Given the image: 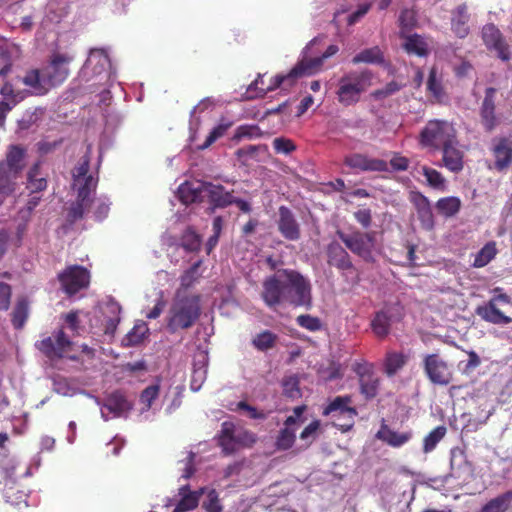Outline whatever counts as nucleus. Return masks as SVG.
Segmentation results:
<instances>
[{
	"instance_id": "nucleus-61",
	"label": "nucleus",
	"mask_w": 512,
	"mask_h": 512,
	"mask_svg": "<svg viewBox=\"0 0 512 512\" xmlns=\"http://www.w3.org/2000/svg\"><path fill=\"white\" fill-rule=\"evenodd\" d=\"M11 296V286L7 283L0 282V311H6L9 309Z\"/></svg>"
},
{
	"instance_id": "nucleus-50",
	"label": "nucleus",
	"mask_w": 512,
	"mask_h": 512,
	"mask_svg": "<svg viewBox=\"0 0 512 512\" xmlns=\"http://www.w3.org/2000/svg\"><path fill=\"white\" fill-rule=\"evenodd\" d=\"M422 174L425 176L427 183L429 186L440 189L444 188L445 186V179L442 176V174L437 171L436 169L423 166L422 167Z\"/></svg>"
},
{
	"instance_id": "nucleus-23",
	"label": "nucleus",
	"mask_w": 512,
	"mask_h": 512,
	"mask_svg": "<svg viewBox=\"0 0 512 512\" xmlns=\"http://www.w3.org/2000/svg\"><path fill=\"white\" fill-rule=\"evenodd\" d=\"M202 188L211 205L210 209L212 212L217 208H226L232 204L233 195L231 192L226 191L224 186L202 182Z\"/></svg>"
},
{
	"instance_id": "nucleus-42",
	"label": "nucleus",
	"mask_w": 512,
	"mask_h": 512,
	"mask_svg": "<svg viewBox=\"0 0 512 512\" xmlns=\"http://www.w3.org/2000/svg\"><path fill=\"white\" fill-rule=\"evenodd\" d=\"M28 189L32 193L40 192L46 189L47 180L40 176V163H35L29 170L28 175Z\"/></svg>"
},
{
	"instance_id": "nucleus-5",
	"label": "nucleus",
	"mask_w": 512,
	"mask_h": 512,
	"mask_svg": "<svg viewBox=\"0 0 512 512\" xmlns=\"http://www.w3.org/2000/svg\"><path fill=\"white\" fill-rule=\"evenodd\" d=\"M351 404L352 396H336L324 407L322 414L323 416H330L333 425L342 432H348L353 428L355 418L358 415L356 408L352 407Z\"/></svg>"
},
{
	"instance_id": "nucleus-53",
	"label": "nucleus",
	"mask_w": 512,
	"mask_h": 512,
	"mask_svg": "<svg viewBox=\"0 0 512 512\" xmlns=\"http://www.w3.org/2000/svg\"><path fill=\"white\" fill-rule=\"evenodd\" d=\"M297 324L311 332L319 331L322 328V322L318 317L302 314L296 318Z\"/></svg>"
},
{
	"instance_id": "nucleus-40",
	"label": "nucleus",
	"mask_w": 512,
	"mask_h": 512,
	"mask_svg": "<svg viewBox=\"0 0 512 512\" xmlns=\"http://www.w3.org/2000/svg\"><path fill=\"white\" fill-rule=\"evenodd\" d=\"M496 254V243L494 241L486 243L475 255L473 266L476 268L486 266L495 258Z\"/></svg>"
},
{
	"instance_id": "nucleus-43",
	"label": "nucleus",
	"mask_w": 512,
	"mask_h": 512,
	"mask_svg": "<svg viewBox=\"0 0 512 512\" xmlns=\"http://www.w3.org/2000/svg\"><path fill=\"white\" fill-rule=\"evenodd\" d=\"M296 440V428L283 427L278 432L275 440V447L277 450L286 451L290 449Z\"/></svg>"
},
{
	"instance_id": "nucleus-47",
	"label": "nucleus",
	"mask_w": 512,
	"mask_h": 512,
	"mask_svg": "<svg viewBox=\"0 0 512 512\" xmlns=\"http://www.w3.org/2000/svg\"><path fill=\"white\" fill-rule=\"evenodd\" d=\"M107 309L112 314V316L106 320L104 332L107 335H113L117 329L119 322H120L119 315H120L121 307L119 304L111 302V303L107 304Z\"/></svg>"
},
{
	"instance_id": "nucleus-60",
	"label": "nucleus",
	"mask_w": 512,
	"mask_h": 512,
	"mask_svg": "<svg viewBox=\"0 0 512 512\" xmlns=\"http://www.w3.org/2000/svg\"><path fill=\"white\" fill-rule=\"evenodd\" d=\"M202 507L207 512H222V506L219 501L218 493L215 490H211L208 493L207 501H204Z\"/></svg>"
},
{
	"instance_id": "nucleus-57",
	"label": "nucleus",
	"mask_w": 512,
	"mask_h": 512,
	"mask_svg": "<svg viewBox=\"0 0 512 512\" xmlns=\"http://www.w3.org/2000/svg\"><path fill=\"white\" fill-rule=\"evenodd\" d=\"M147 331L145 325L135 326L124 338L127 346H136L140 344Z\"/></svg>"
},
{
	"instance_id": "nucleus-48",
	"label": "nucleus",
	"mask_w": 512,
	"mask_h": 512,
	"mask_svg": "<svg viewBox=\"0 0 512 512\" xmlns=\"http://www.w3.org/2000/svg\"><path fill=\"white\" fill-rule=\"evenodd\" d=\"M446 434V428L444 426H437L434 428L423 441V451L425 453L431 452L436 445L442 440Z\"/></svg>"
},
{
	"instance_id": "nucleus-22",
	"label": "nucleus",
	"mask_w": 512,
	"mask_h": 512,
	"mask_svg": "<svg viewBox=\"0 0 512 512\" xmlns=\"http://www.w3.org/2000/svg\"><path fill=\"white\" fill-rule=\"evenodd\" d=\"M110 67V59L103 49H91L87 60L85 61L81 73L88 79L94 76H100Z\"/></svg>"
},
{
	"instance_id": "nucleus-26",
	"label": "nucleus",
	"mask_w": 512,
	"mask_h": 512,
	"mask_svg": "<svg viewBox=\"0 0 512 512\" xmlns=\"http://www.w3.org/2000/svg\"><path fill=\"white\" fill-rule=\"evenodd\" d=\"M327 263L341 271L353 270L354 265L348 252L336 241L327 246Z\"/></svg>"
},
{
	"instance_id": "nucleus-62",
	"label": "nucleus",
	"mask_w": 512,
	"mask_h": 512,
	"mask_svg": "<svg viewBox=\"0 0 512 512\" xmlns=\"http://www.w3.org/2000/svg\"><path fill=\"white\" fill-rule=\"evenodd\" d=\"M370 7L371 4L369 3H362L358 5L357 9L348 16L347 24L352 26L359 22L360 19L368 13Z\"/></svg>"
},
{
	"instance_id": "nucleus-24",
	"label": "nucleus",
	"mask_w": 512,
	"mask_h": 512,
	"mask_svg": "<svg viewBox=\"0 0 512 512\" xmlns=\"http://www.w3.org/2000/svg\"><path fill=\"white\" fill-rule=\"evenodd\" d=\"M21 82L28 88L29 92L35 96H44L51 90L43 69H28L22 77Z\"/></svg>"
},
{
	"instance_id": "nucleus-8",
	"label": "nucleus",
	"mask_w": 512,
	"mask_h": 512,
	"mask_svg": "<svg viewBox=\"0 0 512 512\" xmlns=\"http://www.w3.org/2000/svg\"><path fill=\"white\" fill-rule=\"evenodd\" d=\"M36 347L51 360L64 357L77 360L75 356L68 354L72 350L73 342L65 334L63 327L37 342Z\"/></svg>"
},
{
	"instance_id": "nucleus-4",
	"label": "nucleus",
	"mask_w": 512,
	"mask_h": 512,
	"mask_svg": "<svg viewBox=\"0 0 512 512\" xmlns=\"http://www.w3.org/2000/svg\"><path fill=\"white\" fill-rule=\"evenodd\" d=\"M456 138L457 131L453 123L442 119H432L427 121L420 131L418 142L423 148L438 151L451 141H455Z\"/></svg>"
},
{
	"instance_id": "nucleus-33",
	"label": "nucleus",
	"mask_w": 512,
	"mask_h": 512,
	"mask_svg": "<svg viewBox=\"0 0 512 512\" xmlns=\"http://www.w3.org/2000/svg\"><path fill=\"white\" fill-rule=\"evenodd\" d=\"M408 356L402 352L390 351L384 360V372L388 377L397 374L407 363Z\"/></svg>"
},
{
	"instance_id": "nucleus-54",
	"label": "nucleus",
	"mask_w": 512,
	"mask_h": 512,
	"mask_svg": "<svg viewBox=\"0 0 512 512\" xmlns=\"http://www.w3.org/2000/svg\"><path fill=\"white\" fill-rule=\"evenodd\" d=\"M400 37H404L406 32L410 31L416 24L415 14L412 10L404 9L399 17Z\"/></svg>"
},
{
	"instance_id": "nucleus-19",
	"label": "nucleus",
	"mask_w": 512,
	"mask_h": 512,
	"mask_svg": "<svg viewBox=\"0 0 512 512\" xmlns=\"http://www.w3.org/2000/svg\"><path fill=\"white\" fill-rule=\"evenodd\" d=\"M280 234L289 241H298L301 237L300 224L294 213L287 206L278 208V219L276 221Z\"/></svg>"
},
{
	"instance_id": "nucleus-38",
	"label": "nucleus",
	"mask_w": 512,
	"mask_h": 512,
	"mask_svg": "<svg viewBox=\"0 0 512 512\" xmlns=\"http://www.w3.org/2000/svg\"><path fill=\"white\" fill-rule=\"evenodd\" d=\"M352 63L382 64L384 63V55L378 46H374L356 54L352 59Z\"/></svg>"
},
{
	"instance_id": "nucleus-55",
	"label": "nucleus",
	"mask_w": 512,
	"mask_h": 512,
	"mask_svg": "<svg viewBox=\"0 0 512 512\" xmlns=\"http://www.w3.org/2000/svg\"><path fill=\"white\" fill-rule=\"evenodd\" d=\"M427 90L437 98L441 97L443 94V86L441 80L437 77L436 67H432L429 71Z\"/></svg>"
},
{
	"instance_id": "nucleus-51",
	"label": "nucleus",
	"mask_w": 512,
	"mask_h": 512,
	"mask_svg": "<svg viewBox=\"0 0 512 512\" xmlns=\"http://www.w3.org/2000/svg\"><path fill=\"white\" fill-rule=\"evenodd\" d=\"M160 392V384H154L146 387L140 394V402L144 404V410H149L152 403L158 398Z\"/></svg>"
},
{
	"instance_id": "nucleus-3",
	"label": "nucleus",
	"mask_w": 512,
	"mask_h": 512,
	"mask_svg": "<svg viewBox=\"0 0 512 512\" xmlns=\"http://www.w3.org/2000/svg\"><path fill=\"white\" fill-rule=\"evenodd\" d=\"M373 74L370 70L350 71L340 77L336 96L338 102L345 106L358 103L361 96L372 85Z\"/></svg>"
},
{
	"instance_id": "nucleus-28",
	"label": "nucleus",
	"mask_w": 512,
	"mask_h": 512,
	"mask_svg": "<svg viewBox=\"0 0 512 512\" xmlns=\"http://www.w3.org/2000/svg\"><path fill=\"white\" fill-rule=\"evenodd\" d=\"M376 437L389 446L398 448L406 444L412 438V433L410 431H394L388 425L383 423L377 432Z\"/></svg>"
},
{
	"instance_id": "nucleus-1",
	"label": "nucleus",
	"mask_w": 512,
	"mask_h": 512,
	"mask_svg": "<svg viewBox=\"0 0 512 512\" xmlns=\"http://www.w3.org/2000/svg\"><path fill=\"white\" fill-rule=\"evenodd\" d=\"M261 298L269 308L288 302L309 309L312 306L311 284L296 270L280 269L263 281Z\"/></svg>"
},
{
	"instance_id": "nucleus-30",
	"label": "nucleus",
	"mask_w": 512,
	"mask_h": 512,
	"mask_svg": "<svg viewBox=\"0 0 512 512\" xmlns=\"http://www.w3.org/2000/svg\"><path fill=\"white\" fill-rule=\"evenodd\" d=\"M103 407L114 416L119 417L132 409L131 402L128 401L123 392L117 390L108 395Z\"/></svg>"
},
{
	"instance_id": "nucleus-56",
	"label": "nucleus",
	"mask_w": 512,
	"mask_h": 512,
	"mask_svg": "<svg viewBox=\"0 0 512 512\" xmlns=\"http://www.w3.org/2000/svg\"><path fill=\"white\" fill-rule=\"evenodd\" d=\"M90 208L93 209L94 217L97 221H102L108 216L110 203L103 199H91Z\"/></svg>"
},
{
	"instance_id": "nucleus-39",
	"label": "nucleus",
	"mask_w": 512,
	"mask_h": 512,
	"mask_svg": "<svg viewBox=\"0 0 512 512\" xmlns=\"http://www.w3.org/2000/svg\"><path fill=\"white\" fill-rule=\"evenodd\" d=\"M28 318V301L19 298L11 313V322L15 329H22Z\"/></svg>"
},
{
	"instance_id": "nucleus-34",
	"label": "nucleus",
	"mask_w": 512,
	"mask_h": 512,
	"mask_svg": "<svg viewBox=\"0 0 512 512\" xmlns=\"http://www.w3.org/2000/svg\"><path fill=\"white\" fill-rule=\"evenodd\" d=\"M180 495L182 498L175 506L173 512H188L195 509L198 506L201 492H190L189 486H183L180 488Z\"/></svg>"
},
{
	"instance_id": "nucleus-52",
	"label": "nucleus",
	"mask_w": 512,
	"mask_h": 512,
	"mask_svg": "<svg viewBox=\"0 0 512 512\" xmlns=\"http://www.w3.org/2000/svg\"><path fill=\"white\" fill-rule=\"evenodd\" d=\"M202 264V261L199 260L195 262L189 269H187L180 277L181 287L189 288L194 282L199 278L198 270Z\"/></svg>"
},
{
	"instance_id": "nucleus-25",
	"label": "nucleus",
	"mask_w": 512,
	"mask_h": 512,
	"mask_svg": "<svg viewBox=\"0 0 512 512\" xmlns=\"http://www.w3.org/2000/svg\"><path fill=\"white\" fill-rule=\"evenodd\" d=\"M459 141H451L440 148L442 151V165L453 173H459L464 168V153L458 148Z\"/></svg>"
},
{
	"instance_id": "nucleus-45",
	"label": "nucleus",
	"mask_w": 512,
	"mask_h": 512,
	"mask_svg": "<svg viewBox=\"0 0 512 512\" xmlns=\"http://www.w3.org/2000/svg\"><path fill=\"white\" fill-rule=\"evenodd\" d=\"M277 336L269 330H265L255 336L252 343L259 351H267L274 347Z\"/></svg>"
},
{
	"instance_id": "nucleus-7",
	"label": "nucleus",
	"mask_w": 512,
	"mask_h": 512,
	"mask_svg": "<svg viewBox=\"0 0 512 512\" xmlns=\"http://www.w3.org/2000/svg\"><path fill=\"white\" fill-rule=\"evenodd\" d=\"M493 296L488 302L476 308V314L484 321L494 325H507L512 322V318L505 315L497 307L498 303L510 304L511 297L506 294L502 288L493 289Z\"/></svg>"
},
{
	"instance_id": "nucleus-11",
	"label": "nucleus",
	"mask_w": 512,
	"mask_h": 512,
	"mask_svg": "<svg viewBox=\"0 0 512 512\" xmlns=\"http://www.w3.org/2000/svg\"><path fill=\"white\" fill-rule=\"evenodd\" d=\"M97 180L93 176L85 178L84 184L77 189V198L71 203L67 212V221L70 224L83 219L84 215L90 209L91 194L95 191Z\"/></svg>"
},
{
	"instance_id": "nucleus-36",
	"label": "nucleus",
	"mask_w": 512,
	"mask_h": 512,
	"mask_svg": "<svg viewBox=\"0 0 512 512\" xmlns=\"http://www.w3.org/2000/svg\"><path fill=\"white\" fill-rule=\"evenodd\" d=\"M202 193V183L195 186L193 183L185 182L178 188L179 200L185 205L200 201Z\"/></svg>"
},
{
	"instance_id": "nucleus-49",
	"label": "nucleus",
	"mask_w": 512,
	"mask_h": 512,
	"mask_svg": "<svg viewBox=\"0 0 512 512\" xmlns=\"http://www.w3.org/2000/svg\"><path fill=\"white\" fill-rule=\"evenodd\" d=\"M283 394L286 397L295 399L301 397L299 378L296 375L287 376L282 381Z\"/></svg>"
},
{
	"instance_id": "nucleus-64",
	"label": "nucleus",
	"mask_w": 512,
	"mask_h": 512,
	"mask_svg": "<svg viewBox=\"0 0 512 512\" xmlns=\"http://www.w3.org/2000/svg\"><path fill=\"white\" fill-rule=\"evenodd\" d=\"M259 148L260 146L257 145L244 146L236 150L235 155L240 161L245 162L251 158H254Z\"/></svg>"
},
{
	"instance_id": "nucleus-32",
	"label": "nucleus",
	"mask_w": 512,
	"mask_h": 512,
	"mask_svg": "<svg viewBox=\"0 0 512 512\" xmlns=\"http://www.w3.org/2000/svg\"><path fill=\"white\" fill-rule=\"evenodd\" d=\"M462 206V202L459 197L447 196L438 199L435 204V208L441 216L445 218H452L456 216Z\"/></svg>"
},
{
	"instance_id": "nucleus-21",
	"label": "nucleus",
	"mask_w": 512,
	"mask_h": 512,
	"mask_svg": "<svg viewBox=\"0 0 512 512\" xmlns=\"http://www.w3.org/2000/svg\"><path fill=\"white\" fill-rule=\"evenodd\" d=\"M409 200L416 210L421 227L428 231L433 230L435 220L429 199L419 191H412L409 194Z\"/></svg>"
},
{
	"instance_id": "nucleus-41",
	"label": "nucleus",
	"mask_w": 512,
	"mask_h": 512,
	"mask_svg": "<svg viewBox=\"0 0 512 512\" xmlns=\"http://www.w3.org/2000/svg\"><path fill=\"white\" fill-rule=\"evenodd\" d=\"M233 121L228 120L226 118H221L218 125H216L209 135L206 137L205 142L199 146V149L204 150L207 149L209 146H211L215 141H217L219 138L223 137L227 130L232 127Z\"/></svg>"
},
{
	"instance_id": "nucleus-27",
	"label": "nucleus",
	"mask_w": 512,
	"mask_h": 512,
	"mask_svg": "<svg viewBox=\"0 0 512 512\" xmlns=\"http://www.w3.org/2000/svg\"><path fill=\"white\" fill-rule=\"evenodd\" d=\"M394 319L392 308H385L376 312L371 321L373 333L380 339L385 338L390 333L391 324Z\"/></svg>"
},
{
	"instance_id": "nucleus-35",
	"label": "nucleus",
	"mask_w": 512,
	"mask_h": 512,
	"mask_svg": "<svg viewBox=\"0 0 512 512\" xmlns=\"http://www.w3.org/2000/svg\"><path fill=\"white\" fill-rule=\"evenodd\" d=\"M339 51V48L337 45H329L325 52L320 56L312 59H303L299 61V64L304 65V74L306 75H312L316 73L321 66L323 65V62L325 59L335 55Z\"/></svg>"
},
{
	"instance_id": "nucleus-63",
	"label": "nucleus",
	"mask_w": 512,
	"mask_h": 512,
	"mask_svg": "<svg viewBox=\"0 0 512 512\" xmlns=\"http://www.w3.org/2000/svg\"><path fill=\"white\" fill-rule=\"evenodd\" d=\"M401 89V85L398 84L396 81H391L386 84V86L382 89H378L373 92V96L376 99H383L386 98L395 92L399 91Z\"/></svg>"
},
{
	"instance_id": "nucleus-16",
	"label": "nucleus",
	"mask_w": 512,
	"mask_h": 512,
	"mask_svg": "<svg viewBox=\"0 0 512 512\" xmlns=\"http://www.w3.org/2000/svg\"><path fill=\"white\" fill-rule=\"evenodd\" d=\"M482 39L489 50L497 53L502 61H509L511 58L510 47L505 41L503 34L494 24H486L482 28Z\"/></svg>"
},
{
	"instance_id": "nucleus-20",
	"label": "nucleus",
	"mask_w": 512,
	"mask_h": 512,
	"mask_svg": "<svg viewBox=\"0 0 512 512\" xmlns=\"http://www.w3.org/2000/svg\"><path fill=\"white\" fill-rule=\"evenodd\" d=\"M304 69V65L297 62L287 74H277L270 79L268 85L260 87L258 96L264 97L268 92L274 91L280 87L284 89L293 87L299 78L305 76Z\"/></svg>"
},
{
	"instance_id": "nucleus-46",
	"label": "nucleus",
	"mask_w": 512,
	"mask_h": 512,
	"mask_svg": "<svg viewBox=\"0 0 512 512\" xmlns=\"http://www.w3.org/2000/svg\"><path fill=\"white\" fill-rule=\"evenodd\" d=\"M182 247L189 252H196L200 249L201 238L192 228H187L181 238Z\"/></svg>"
},
{
	"instance_id": "nucleus-6",
	"label": "nucleus",
	"mask_w": 512,
	"mask_h": 512,
	"mask_svg": "<svg viewBox=\"0 0 512 512\" xmlns=\"http://www.w3.org/2000/svg\"><path fill=\"white\" fill-rule=\"evenodd\" d=\"M337 235L352 253L359 256L367 263L375 262L373 255L376 242L375 232H362L357 230L346 234L342 231H338Z\"/></svg>"
},
{
	"instance_id": "nucleus-29",
	"label": "nucleus",
	"mask_w": 512,
	"mask_h": 512,
	"mask_svg": "<svg viewBox=\"0 0 512 512\" xmlns=\"http://www.w3.org/2000/svg\"><path fill=\"white\" fill-rule=\"evenodd\" d=\"M469 14L466 4H461L452 12L451 29L458 38H465L469 34Z\"/></svg>"
},
{
	"instance_id": "nucleus-13",
	"label": "nucleus",
	"mask_w": 512,
	"mask_h": 512,
	"mask_svg": "<svg viewBox=\"0 0 512 512\" xmlns=\"http://www.w3.org/2000/svg\"><path fill=\"white\" fill-rule=\"evenodd\" d=\"M63 291L73 296L80 290L88 287L90 282L89 271L80 265H71L58 275Z\"/></svg>"
},
{
	"instance_id": "nucleus-59",
	"label": "nucleus",
	"mask_w": 512,
	"mask_h": 512,
	"mask_svg": "<svg viewBox=\"0 0 512 512\" xmlns=\"http://www.w3.org/2000/svg\"><path fill=\"white\" fill-rule=\"evenodd\" d=\"M262 132L260 128L256 125H241L237 128L234 139H242V138H253L260 137Z\"/></svg>"
},
{
	"instance_id": "nucleus-37",
	"label": "nucleus",
	"mask_w": 512,
	"mask_h": 512,
	"mask_svg": "<svg viewBox=\"0 0 512 512\" xmlns=\"http://www.w3.org/2000/svg\"><path fill=\"white\" fill-rule=\"evenodd\" d=\"M512 503V490L488 501L478 512H506Z\"/></svg>"
},
{
	"instance_id": "nucleus-10",
	"label": "nucleus",
	"mask_w": 512,
	"mask_h": 512,
	"mask_svg": "<svg viewBox=\"0 0 512 512\" xmlns=\"http://www.w3.org/2000/svg\"><path fill=\"white\" fill-rule=\"evenodd\" d=\"M255 442V436L248 431L236 433L234 423L225 421L221 424L218 444L227 455L234 453L241 445H250Z\"/></svg>"
},
{
	"instance_id": "nucleus-31",
	"label": "nucleus",
	"mask_w": 512,
	"mask_h": 512,
	"mask_svg": "<svg viewBox=\"0 0 512 512\" xmlns=\"http://www.w3.org/2000/svg\"><path fill=\"white\" fill-rule=\"evenodd\" d=\"M403 48L408 54L419 57H426L429 54L428 44L425 39L418 34L404 35Z\"/></svg>"
},
{
	"instance_id": "nucleus-58",
	"label": "nucleus",
	"mask_w": 512,
	"mask_h": 512,
	"mask_svg": "<svg viewBox=\"0 0 512 512\" xmlns=\"http://www.w3.org/2000/svg\"><path fill=\"white\" fill-rule=\"evenodd\" d=\"M273 148L278 154H290L296 150V146L291 139L277 137L273 140Z\"/></svg>"
},
{
	"instance_id": "nucleus-44",
	"label": "nucleus",
	"mask_w": 512,
	"mask_h": 512,
	"mask_svg": "<svg viewBox=\"0 0 512 512\" xmlns=\"http://www.w3.org/2000/svg\"><path fill=\"white\" fill-rule=\"evenodd\" d=\"M90 154L91 149L88 147L87 152L81 159V163L74 169L73 172V178L75 185H78V187L85 182V178L89 177L88 171L90 167Z\"/></svg>"
},
{
	"instance_id": "nucleus-2",
	"label": "nucleus",
	"mask_w": 512,
	"mask_h": 512,
	"mask_svg": "<svg viewBox=\"0 0 512 512\" xmlns=\"http://www.w3.org/2000/svg\"><path fill=\"white\" fill-rule=\"evenodd\" d=\"M201 315L200 296L182 295L179 289L169 308L167 329L171 333L191 328Z\"/></svg>"
},
{
	"instance_id": "nucleus-17",
	"label": "nucleus",
	"mask_w": 512,
	"mask_h": 512,
	"mask_svg": "<svg viewBox=\"0 0 512 512\" xmlns=\"http://www.w3.org/2000/svg\"><path fill=\"white\" fill-rule=\"evenodd\" d=\"M344 164L357 172H387L388 163L379 158H372L366 154L353 153L344 158Z\"/></svg>"
},
{
	"instance_id": "nucleus-18",
	"label": "nucleus",
	"mask_w": 512,
	"mask_h": 512,
	"mask_svg": "<svg viewBox=\"0 0 512 512\" xmlns=\"http://www.w3.org/2000/svg\"><path fill=\"white\" fill-rule=\"evenodd\" d=\"M491 153L494 157L493 168L498 172L506 171L512 165V139L496 137L492 140Z\"/></svg>"
},
{
	"instance_id": "nucleus-14",
	"label": "nucleus",
	"mask_w": 512,
	"mask_h": 512,
	"mask_svg": "<svg viewBox=\"0 0 512 512\" xmlns=\"http://www.w3.org/2000/svg\"><path fill=\"white\" fill-rule=\"evenodd\" d=\"M72 60L73 58L67 54H52L47 65L42 68L50 89L62 85L67 80L70 74L69 64Z\"/></svg>"
},
{
	"instance_id": "nucleus-9",
	"label": "nucleus",
	"mask_w": 512,
	"mask_h": 512,
	"mask_svg": "<svg viewBox=\"0 0 512 512\" xmlns=\"http://www.w3.org/2000/svg\"><path fill=\"white\" fill-rule=\"evenodd\" d=\"M357 375L360 394L365 400L374 399L379 393L380 378L374 371V365L365 360L356 361L352 367Z\"/></svg>"
},
{
	"instance_id": "nucleus-15",
	"label": "nucleus",
	"mask_w": 512,
	"mask_h": 512,
	"mask_svg": "<svg viewBox=\"0 0 512 512\" xmlns=\"http://www.w3.org/2000/svg\"><path fill=\"white\" fill-rule=\"evenodd\" d=\"M496 93V88L487 87L479 110L481 124L488 133L494 131L501 122L499 115L496 113Z\"/></svg>"
},
{
	"instance_id": "nucleus-12",
	"label": "nucleus",
	"mask_w": 512,
	"mask_h": 512,
	"mask_svg": "<svg viewBox=\"0 0 512 512\" xmlns=\"http://www.w3.org/2000/svg\"><path fill=\"white\" fill-rule=\"evenodd\" d=\"M423 370L433 384L446 386L452 380L453 374L449 364L438 353L427 354L423 357Z\"/></svg>"
}]
</instances>
